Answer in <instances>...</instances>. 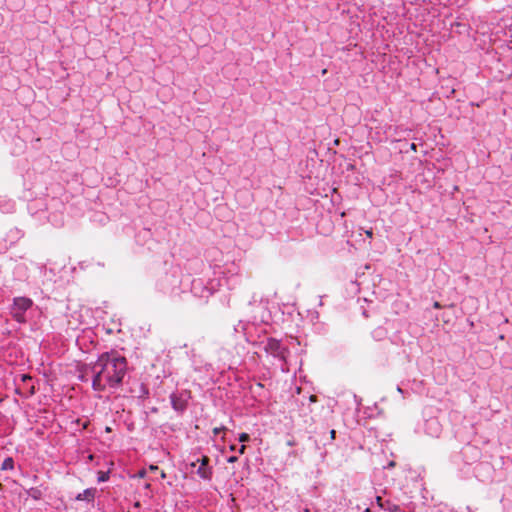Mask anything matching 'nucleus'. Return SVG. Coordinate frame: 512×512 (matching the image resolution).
Wrapping results in <instances>:
<instances>
[{"instance_id":"f257e3e1","label":"nucleus","mask_w":512,"mask_h":512,"mask_svg":"<svg viewBox=\"0 0 512 512\" xmlns=\"http://www.w3.org/2000/svg\"><path fill=\"white\" fill-rule=\"evenodd\" d=\"M127 359L116 351L104 352L91 364L92 388L102 392L118 389L127 374Z\"/></svg>"},{"instance_id":"f03ea898","label":"nucleus","mask_w":512,"mask_h":512,"mask_svg":"<svg viewBox=\"0 0 512 512\" xmlns=\"http://www.w3.org/2000/svg\"><path fill=\"white\" fill-rule=\"evenodd\" d=\"M181 280L176 271L165 273L156 282V289L164 295H177L180 290Z\"/></svg>"},{"instance_id":"7ed1b4c3","label":"nucleus","mask_w":512,"mask_h":512,"mask_svg":"<svg viewBox=\"0 0 512 512\" xmlns=\"http://www.w3.org/2000/svg\"><path fill=\"white\" fill-rule=\"evenodd\" d=\"M33 306V301L28 297H15L10 307V314L18 323H25V313Z\"/></svg>"},{"instance_id":"20e7f679","label":"nucleus","mask_w":512,"mask_h":512,"mask_svg":"<svg viewBox=\"0 0 512 512\" xmlns=\"http://www.w3.org/2000/svg\"><path fill=\"white\" fill-rule=\"evenodd\" d=\"M264 350L266 353L279 359L283 363L282 370H284V365L287 362L289 349L286 346H283L280 340L275 338H268L264 343Z\"/></svg>"},{"instance_id":"39448f33","label":"nucleus","mask_w":512,"mask_h":512,"mask_svg":"<svg viewBox=\"0 0 512 512\" xmlns=\"http://www.w3.org/2000/svg\"><path fill=\"white\" fill-rule=\"evenodd\" d=\"M190 398V392L184 390L170 395L172 408L177 412H184L188 405Z\"/></svg>"},{"instance_id":"423d86ee","label":"nucleus","mask_w":512,"mask_h":512,"mask_svg":"<svg viewBox=\"0 0 512 512\" xmlns=\"http://www.w3.org/2000/svg\"><path fill=\"white\" fill-rule=\"evenodd\" d=\"M197 462H200L197 474L202 479L210 480L212 477V468L209 466L210 459L207 456H203L201 459H197Z\"/></svg>"},{"instance_id":"0eeeda50","label":"nucleus","mask_w":512,"mask_h":512,"mask_svg":"<svg viewBox=\"0 0 512 512\" xmlns=\"http://www.w3.org/2000/svg\"><path fill=\"white\" fill-rule=\"evenodd\" d=\"M97 493L96 488H87L83 492L79 493L75 499L77 501H87L92 502L95 498V495Z\"/></svg>"},{"instance_id":"6e6552de","label":"nucleus","mask_w":512,"mask_h":512,"mask_svg":"<svg viewBox=\"0 0 512 512\" xmlns=\"http://www.w3.org/2000/svg\"><path fill=\"white\" fill-rule=\"evenodd\" d=\"M14 467V461L12 458L8 457L6 458L3 463H2V469L3 470H9V469H13Z\"/></svg>"},{"instance_id":"1a4fd4ad","label":"nucleus","mask_w":512,"mask_h":512,"mask_svg":"<svg viewBox=\"0 0 512 512\" xmlns=\"http://www.w3.org/2000/svg\"><path fill=\"white\" fill-rule=\"evenodd\" d=\"M29 496H31L35 500H39L42 496L41 491L38 488H31L28 491Z\"/></svg>"},{"instance_id":"9d476101","label":"nucleus","mask_w":512,"mask_h":512,"mask_svg":"<svg viewBox=\"0 0 512 512\" xmlns=\"http://www.w3.org/2000/svg\"><path fill=\"white\" fill-rule=\"evenodd\" d=\"M109 479V474L107 472L99 471L98 472V482H105Z\"/></svg>"},{"instance_id":"9b49d317","label":"nucleus","mask_w":512,"mask_h":512,"mask_svg":"<svg viewBox=\"0 0 512 512\" xmlns=\"http://www.w3.org/2000/svg\"><path fill=\"white\" fill-rule=\"evenodd\" d=\"M238 440L239 442L241 443H245V442H248L250 440V436L249 434L247 433H241L238 437Z\"/></svg>"},{"instance_id":"f8f14e48","label":"nucleus","mask_w":512,"mask_h":512,"mask_svg":"<svg viewBox=\"0 0 512 512\" xmlns=\"http://www.w3.org/2000/svg\"><path fill=\"white\" fill-rule=\"evenodd\" d=\"M386 503H387L386 509H388L390 512H397L400 510L399 506L390 504L389 501H387Z\"/></svg>"},{"instance_id":"ddd939ff","label":"nucleus","mask_w":512,"mask_h":512,"mask_svg":"<svg viewBox=\"0 0 512 512\" xmlns=\"http://www.w3.org/2000/svg\"><path fill=\"white\" fill-rule=\"evenodd\" d=\"M376 503L381 509H386L387 503H384L380 496L376 497Z\"/></svg>"},{"instance_id":"4468645a","label":"nucleus","mask_w":512,"mask_h":512,"mask_svg":"<svg viewBox=\"0 0 512 512\" xmlns=\"http://www.w3.org/2000/svg\"><path fill=\"white\" fill-rule=\"evenodd\" d=\"M222 431H226V427H224V426L216 427V428L213 429V434H214V436H216L219 433H221Z\"/></svg>"},{"instance_id":"2eb2a0df","label":"nucleus","mask_w":512,"mask_h":512,"mask_svg":"<svg viewBox=\"0 0 512 512\" xmlns=\"http://www.w3.org/2000/svg\"><path fill=\"white\" fill-rule=\"evenodd\" d=\"M238 460L237 456H230L227 459L228 463H235Z\"/></svg>"},{"instance_id":"dca6fc26","label":"nucleus","mask_w":512,"mask_h":512,"mask_svg":"<svg viewBox=\"0 0 512 512\" xmlns=\"http://www.w3.org/2000/svg\"><path fill=\"white\" fill-rule=\"evenodd\" d=\"M245 450H246V446L245 445H241L237 451L239 454H244L245 453Z\"/></svg>"},{"instance_id":"f3484780","label":"nucleus","mask_w":512,"mask_h":512,"mask_svg":"<svg viewBox=\"0 0 512 512\" xmlns=\"http://www.w3.org/2000/svg\"><path fill=\"white\" fill-rule=\"evenodd\" d=\"M427 425H428V427H430V426H433V425H438V423H437V421H436V420L431 419V420H429V421L427 422Z\"/></svg>"},{"instance_id":"a211bd4d","label":"nucleus","mask_w":512,"mask_h":512,"mask_svg":"<svg viewBox=\"0 0 512 512\" xmlns=\"http://www.w3.org/2000/svg\"><path fill=\"white\" fill-rule=\"evenodd\" d=\"M394 466H395V462L394 461H390L385 468L390 469V468H393Z\"/></svg>"},{"instance_id":"6ab92c4d","label":"nucleus","mask_w":512,"mask_h":512,"mask_svg":"<svg viewBox=\"0 0 512 512\" xmlns=\"http://www.w3.org/2000/svg\"><path fill=\"white\" fill-rule=\"evenodd\" d=\"M433 307L436 309H439V308H441V304L439 302L435 301L433 304Z\"/></svg>"},{"instance_id":"aec40b11","label":"nucleus","mask_w":512,"mask_h":512,"mask_svg":"<svg viewBox=\"0 0 512 512\" xmlns=\"http://www.w3.org/2000/svg\"><path fill=\"white\" fill-rule=\"evenodd\" d=\"M30 379H31V377L29 375H26V374L22 375V380L23 381L30 380Z\"/></svg>"},{"instance_id":"412c9836","label":"nucleus","mask_w":512,"mask_h":512,"mask_svg":"<svg viewBox=\"0 0 512 512\" xmlns=\"http://www.w3.org/2000/svg\"><path fill=\"white\" fill-rule=\"evenodd\" d=\"M366 235H367L369 238H372V236H373V232H372V230H367V231H366Z\"/></svg>"},{"instance_id":"4be33fe9","label":"nucleus","mask_w":512,"mask_h":512,"mask_svg":"<svg viewBox=\"0 0 512 512\" xmlns=\"http://www.w3.org/2000/svg\"><path fill=\"white\" fill-rule=\"evenodd\" d=\"M229 449L230 451H237V447L235 444L230 445Z\"/></svg>"},{"instance_id":"5701e85b","label":"nucleus","mask_w":512,"mask_h":512,"mask_svg":"<svg viewBox=\"0 0 512 512\" xmlns=\"http://www.w3.org/2000/svg\"><path fill=\"white\" fill-rule=\"evenodd\" d=\"M330 435H331V439H334L335 435H336V431L335 430H331L330 431Z\"/></svg>"},{"instance_id":"b1692460","label":"nucleus","mask_w":512,"mask_h":512,"mask_svg":"<svg viewBox=\"0 0 512 512\" xmlns=\"http://www.w3.org/2000/svg\"><path fill=\"white\" fill-rule=\"evenodd\" d=\"M150 469H151V470H157V469H158V467H157V466H153V465H152V466H150Z\"/></svg>"},{"instance_id":"393cba45","label":"nucleus","mask_w":512,"mask_h":512,"mask_svg":"<svg viewBox=\"0 0 512 512\" xmlns=\"http://www.w3.org/2000/svg\"><path fill=\"white\" fill-rule=\"evenodd\" d=\"M30 394H31V395H32V394H34V389H33V387H32V388H31V390H30Z\"/></svg>"},{"instance_id":"a878e982","label":"nucleus","mask_w":512,"mask_h":512,"mask_svg":"<svg viewBox=\"0 0 512 512\" xmlns=\"http://www.w3.org/2000/svg\"><path fill=\"white\" fill-rule=\"evenodd\" d=\"M397 390H398L400 393H402V389H401L399 386L397 387Z\"/></svg>"},{"instance_id":"bb28decb","label":"nucleus","mask_w":512,"mask_h":512,"mask_svg":"<svg viewBox=\"0 0 512 512\" xmlns=\"http://www.w3.org/2000/svg\"><path fill=\"white\" fill-rule=\"evenodd\" d=\"M165 476H166V475H165V473H164V472H162V473H161V477H162V478H165Z\"/></svg>"},{"instance_id":"cd10ccee","label":"nucleus","mask_w":512,"mask_h":512,"mask_svg":"<svg viewBox=\"0 0 512 512\" xmlns=\"http://www.w3.org/2000/svg\"><path fill=\"white\" fill-rule=\"evenodd\" d=\"M363 512H371L369 508H366Z\"/></svg>"}]
</instances>
